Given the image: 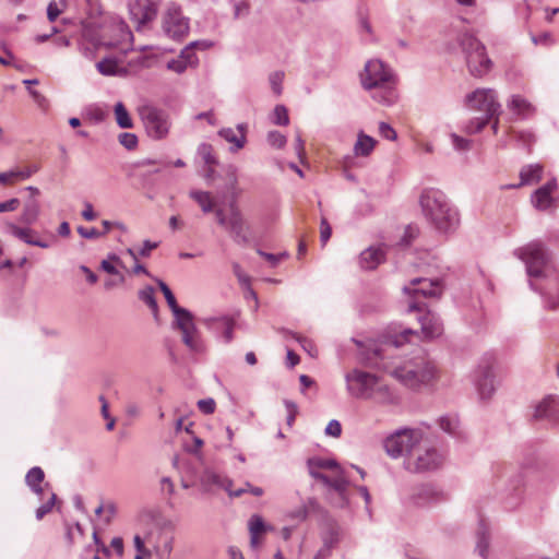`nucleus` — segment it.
I'll list each match as a JSON object with an SVG mask.
<instances>
[{
    "label": "nucleus",
    "mask_w": 559,
    "mask_h": 559,
    "mask_svg": "<svg viewBox=\"0 0 559 559\" xmlns=\"http://www.w3.org/2000/svg\"><path fill=\"white\" fill-rule=\"evenodd\" d=\"M526 269L528 277L548 278L549 287L544 293L550 309L559 308V270L551 265V253L542 241H532L514 250Z\"/></svg>",
    "instance_id": "f257e3e1"
},
{
    "label": "nucleus",
    "mask_w": 559,
    "mask_h": 559,
    "mask_svg": "<svg viewBox=\"0 0 559 559\" xmlns=\"http://www.w3.org/2000/svg\"><path fill=\"white\" fill-rule=\"evenodd\" d=\"M419 202L424 216L438 233L448 235L459 227V212L441 190H424Z\"/></svg>",
    "instance_id": "f03ea898"
},
{
    "label": "nucleus",
    "mask_w": 559,
    "mask_h": 559,
    "mask_svg": "<svg viewBox=\"0 0 559 559\" xmlns=\"http://www.w3.org/2000/svg\"><path fill=\"white\" fill-rule=\"evenodd\" d=\"M381 359L382 352L378 347L373 348L370 354L362 357V360L366 361L367 365L388 371L403 385L411 389H416L421 384H427L436 377V367L424 358L407 361L402 366L395 367L391 371L384 364L379 361Z\"/></svg>",
    "instance_id": "7ed1b4c3"
},
{
    "label": "nucleus",
    "mask_w": 559,
    "mask_h": 559,
    "mask_svg": "<svg viewBox=\"0 0 559 559\" xmlns=\"http://www.w3.org/2000/svg\"><path fill=\"white\" fill-rule=\"evenodd\" d=\"M360 83L366 91L370 92L371 97L382 105L390 106L397 98L395 74L389 66L379 59L366 62L364 71L360 73Z\"/></svg>",
    "instance_id": "20e7f679"
},
{
    "label": "nucleus",
    "mask_w": 559,
    "mask_h": 559,
    "mask_svg": "<svg viewBox=\"0 0 559 559\" xmlns=\"http://www.w3.org/2000/svg\"><path fill=\"white\" fill-rule=\"evenodd\" d=\"M348 393L360 400H371L379 404H391L394 402V394L379 377L373 373L354 369L345 376Z\"/></svg>",
    "instance_id": "39448f33"
},
{
    "label": "nucleus",
    "mask_w": 559,
    "mask_h": 559,
    "mask_svg": "<svg viewBox=\"0 0 559 559\" xmlns=\"http://www.w3.org/2000/svg\"><path fill=\"white\" fill-rule=\"evenodd\" d=\"M457 40L465 55L466 64L471 74L477 78L487 74L492 63L486 53V48L483 43L467 33L461 34Z\"/></svg>",
    "instance_id": "423d86ee"
},
{
    "label": "nucleus",
    "mask_w": 559,
    "mask_h": 559,
    "mask_svg": "<svg viewBox=\"0 0 559 559\" xmlns=\"http://www.w3.org/2000/svg\"><path fill=\"white\" fill-rule=\"evenodd\" d=\"M423 431L414 428H402L384 440V449L392 459L411 456L412 452L423 442Z\"/></svg>",
    "instance_id": "0eeeda50"
},
{
    "label": "nucleus",
    "mask_w": 559,
    "mask_h": 559,
    "mask_svg": "<svg viewBox=\"0 0 559 559\" xmlns=\"http://www.w3.org/2000/svg\"><path fill=\"white\" fill-rule=\"evenodd\" d=\"M162 31L166 37L181 41L190 31V19L185 16L181 8L170 3L162 15Z\"/></svg>",
    "instance_id": "6e6552de"
},
{
    "label": "nucleus",
    "mask_w": 559,
    "mask_h": 559,
    "mask_svg": "<svg viewBox=\"0 0 559 559\" xmlns=\"http://www.w3.org/2000/svg\"><path fill=\"white\" fill-rule=\"evenodd\" d=\"M403 290L412 297V301L408 305V312L421 310L423 304L420 302V298H437L442 293L438 280L432 281L423 277L412 280L411 284L404 286Z\"/></svg>",
    "instance_id": "1a4fd4ad"
},
{
    "label": "nucleus",
    "mask_w": 559,
    "mask_h": 559,
    "mask_svg": "<svg viewBox=\"0 0 559 559\" xmlns=\"http://www.w3.org/2000/svg\"><path fill=\"white\" fill-rule=\"evenodd\" d=\"M174 318L173 326L181 332L183 344L192 352H203L204 346L199 336L192 312L182 308L179 312L174 313Z\"/></svg>",
    "instance_id": "9d476101"
},
{
    "label": "nucleus",
    "mask_w": 559,
    "mask_h": 559,
    "mask_svg": "<svg viewBox=\"0 0 559 559\" xmlns=\"http://www.w3.org/2000/svg\"><path fill=\"white\" fill-rule=\"evenodd\" d=\"M140 117L151 138L160 140L168 134L170 123L168 114L165 110L145 105L140 108Z\"/></svg>",
    "instance_id": "9b49d317"
},
{
    "label": "nucleus",
    "mask_w": 559,
    "mask_h": 559,
    "mask_svg": "<svg viewBox=\"0 0 559 559\" xmlns=\"http://www.w3.org/2000/svg\"><path fill=\"white\" fill-rule=\"evenodd\" d=\"M442 463V455L433 448H424L421 443L404 460V466L413 473H421L438 468Z\"/></svg>",
    "instance_id": "f8f14e48"
},
{
    "label": "nucleus",
    "mask_w": 559,
    "mask_h": 559,
    "mask_svg": "<svg viewBox=\"0 0 559 559\" xmlns=\"http://www.w3.org/2000/svg\"><path fill=\"white\" fill-rule=\"evenodd\" d=\"M474 381L481 400H489L496 391L495 358L486 356L475 370Z\"/></svg>",
    "instance_id": "ddd939ff"
},
{
    "label": "nucleus",
    "mask_w": 559,
    "mask_h": 559,
    "mask_svg": "<svg viewBox=\"0 0 559 559\" xmlns=\"http://www.w3.org/2000/svg\"><path fill=\"white\" fill-rule=\"evenodd\" d=\"M466 104L469 108L483 112V116H486L487 119H492L500 111L497 94L491 88H479L468 94Z\"/></svg>",
    "instance_id": "4468645a"
},
{
    "label": "nucleus",
    "mask_w": 559,
    "mask_h": 559,
    "mask_svg": "<svg viewBox=\"0 0 559 559\" xmlns=\"http://www.w3.org/2000/svg\"><path fill=\"white\" fill-rule=\"evenodd\" d=\"M110 29L115 33V37L108 40L102 39L98 44L99 46L118 49L123 55L133 49V35L124 21L114 20L110 24Z\"/></svg>",
    "instance_id": "2eb2a0df"
},
{
    "label": "nucleus",
    "mask_w": 559,
    "mask_h": 559,
    "mask_svg": "<svg viewBox=\"0 0 559 559\" xmlns=\"http://www.w3.org/2000/svg\"><path fill=\"white\" fill-rule=\"evenodd\" d=\"M225 229L238 245H247L250 240L248 235L249 225L246 223L235 199L229 203L228 223Z\"/></svg>",
    "instance_id": "dca6fc26"
},
{
    "label": "nucleus",
    "mask_w": 559,
    "mask_h": 559,
    "mask_svg": "<svg viewBox=\"0 0 559 559\" xmlns=\"http://www.w3.org/2000/svg\"><path fill=\"white\" fill-rule=\"evenodd\" d=\"M557 190V180L556 178H552L532 193V205L538 211L556 210L559 206V197L555 195Z\"/></svg>",
    "instance_id": "f3484780"
},
{
    "label": "nucleus",
    "mask_w": 559,
    "mask_h": 559,
    "mask_svg": "<svg viewBox=\"0 0 559 559\" xmlns=\"http://www.w3.org/2000/svg\"><path fill=\"white\" fill-rule=\"evenodd\" d=\"M128 10L138 31L152 22L157 14V5L153 0H129Z\"/></svg>",
    "instance_id": "a211bd4d"
},
{
    "label": "nucleus",
    "mask_w": 559,
    "mask_h": 559,
    "mask_svg": "<svg viewBox=\"0 0 559 559\" xmlns=\"http://www.w3.org/2000/svg\"><path fill=\"white\" fill-rule=\"evenodd\" d=\"M200 483L204 492H211L213 487L222 488L227 491L230 498L242 496L246 489L233 490V480L226 476H222L214 471L205 469L201 475Z\"/></svg>",
    "instance_id": "6ab92c4d"
},
{
    "label": "nucleus",
    "mask_w": 559,
    "mask_h": 559,
    "mask_svg": "<svg viewBox=\"0 0 559 559\" xmlns=\"http://www.w3.org/2000/svg\"><path fill=\"white\" fill-rule=\"evenodd\" d=\"M408 499L413 506L424 508L443 500V493L430 484H421L412 489Z\"/></svg>",
    "instance_id": "aec40b11"
},
{
    "label": "nucleus",
    "mask_w": 559,
    "mask_h": 559,
    "mask_svg": "<svg viewBox=\"0 0 559 559\" xmlns=\"http://www.w3.org/2000/svg\"><path fill=\"white\" fill-rule=\"evenodd\" d=\"M534 418L544 419L552 425L559 423V399L548 396L535 407Z\"/></svg>",
    "instance_id": "412c9836"
},
{
    "label": "nucleus",
    "mask_w": 559,
    "mask_h": 559,
    "mask_svg": "<svg viewBox=\"0 0 559 559\" xmlns=\"http://www.w3.org/2000/svg\"><path fill=\"white\" fill-rule=\"evenodd\" d=\"M7 227L12 236L27 245L36 246L43 249H47L51 246V241L37 238V233L34 229L20 227L13 223H9Z\"/></svg>",
    "instance_id": "4be33fe9"
},
{
    "label": "nucleus",
    "mask_w": 559,
    "mask_h": 559,
    "mask_svg": "<svg viewBox=\"0 0 559 559\" xmlns=\"http://www.w3.org/2000/svg\"><path fill=\"white\" fill-rule=\"evenodd\" d=\"M489 543H490L489 524L484 518H480L478 521L477 528H476L475 551L483 559H488V557H489Z\"/></svg>",
    "instance_id": "5701e85b"
},
{
    "label": "nucleus",
    "mask_w": 559,
    "mask_h": 559,
    "mask_svg": "<svg viewBox=\"0 0 559 559\" xmlns=\"http://www.w3.org/2000/svg\"><path fill=\"white\" fill-rule=\"evenodd\" d=\"M421 331L426 337H437L442 333V323L438 316L427 312L419 319Z\"/></svg>",
    "instance_id": "b1692460"
},
{
    "label": "nucleus",
    "mask_w": 559,
    "mask_h": 559,
    "mask_svg": "<svg viewBox=\"0 0 559 559\" xmlns=\"http://www.w3.org/2000/svg\"><path fill=\"white\" fill-rule=\"evenodd\" d=\"M508 108L521 118H527L533 115V105L521 95H512L507 104Z\"/></svg>",
    "instance_id": "393cba45"
},
{
    "label": "nucleus",
    "mask_w": 559,
    "mask_h": 559,
    "mask_svg": "<svg viewBox=\"0 0 559 559\" xmlns=\"http://www.w3.org/2000/svg\"><path fill=\"white\" fill-rule=\"evenodd\" d=\"M543 166L540 164H530L522 167L520 171V182L518 186L537 183L543 177Z\"/></svg>",
    "instance_id": "a878e982"
},
{
    "label": "nucleus",
    "mask_w": 559,
    "mask_h": 559,
    "mask_svg": "<svg viewBox=\"0 0 559 559\" xmlns=\"http://www.w3.org/2000/svg\"><path fill=\"white\" fill-rule=\"evenodd\" d=\"M383 258L381 249L370 247L360 253L359 264L365 270H373L383 261Z\"/></svg>",
    "instance_id": "bb28decb"
},
{
    "label": "nucleus",
    "mask_w": 559,
    "mask_h": 559,
    "mask_svg": "<svg viewBox=\"0 0 559 559\" xmlns=\"http://www.w3.org/2000/svg\"><path fill=\"white\" fill-rule=\"evenodd\" d=\"M189 197L193 199L201 207L204 214L211 213L215 210V203L211 192L201 190H191Z\"/></svg>",
    "instance_id": "cd10ccee"
},
{
    "label": "nucleus",
    "mask_w": 559,
    "mask_h": 559,
    "mask_svg": "<svg viewBox=\"0 0 559 559\" xmlns=\"http://www.w3.org/2000/svg\"><path fill=\"white\" fill-rule=\"evenodd\" d=\"M376 140L364 132L358 133L357 141L354 145V153L356 156H368L374 148Z\"/></svg>",
    "instance_id": "c85d7f7f"
},
{
    "label": "nucleus",
    "mask_w": 559,
    "mask_h": 559,
    "mask_svg": "<svg viewBox=\"0 0 559 559\" xmlns=\"http://www.w3.org/2000/svg\"><path fill=\"white\" fill-rule=\"evenodd\" d=\"M44 471L40 467L35 466L27 472L25 481L33 492L41 495L44 492V488L40 486V483L44 480Z\"/></svg>",
    "instance_id": "c756f323"
},
{
    "label": "nucleus",
    "mask_w": 559,
    "mask_h": 559,
    "mask_svg": "<svg viewBox=\"0 0 559 559\" xmlns=\"http://www.w3.org/2000/svg\"><path fill=\"white\" fill-rule=\"evenodd\" d=\"M218 135L234 145L230 147L231 152H237L241 150L247 142L246 136L237 135L236 131L233 128H222L218 131Z\"/></svg>",
    "instance_id": "7c9ffc66"
},
{
    "label": "nucleus",
    "mask_w": 559,
    "mask_h": 559,
    "mask_svg": "<svg viewBox=\"0 0 559 559\" xmlns=\"http://www.w3.org/2000/svg\"><path fill=\"white\" fill-rule=\"evenodd\" d=\"M39 215V204L36 200H29L25 203L20 222L26 225L34 224Z\"/></svg>",
    "instance_id": "2f4dec72"
},
{
    "label": "nucleus",
    "mask_w": 559,
    "mask_h": 559,
    "mask_svg": "<svg viewBox=\"0 0 559 559\" xmlns=\"http://www.w3.org/2000/svg\"><path fill=\"white\" fill-rule=\"evenodd\" d=\"M115 116H116V121H117V124L122 128V129H130L133 127V122H132V119L127 110V108L124 107V105L121 103V102H118L116 105H115Z\"/></svg>",
    "instance_id": "473e14b6"
},
{
    "label": "nucleus",
    "mask_w": 559,
    "mask_h": 559,
    "mask_svg": "<svg viewBox=\"0 0 559 559\" xmlns=\"http://www.w3.org/2000/svg\"><path fill=\"white\" fill-rule=\"evenodd\" d=\"M97 71L103 75H116L119 72L118 61L107 57L96 63Z\"/></svg>",
    "instance_id": "72a5a7b5"
},
{
    "label": "nucleus",
    "mask_w": 559,
    "mask_h": 559,
    "mask_svg": "<svg viewBox=\"0 0 559 559\" xmlns=\"http://www.w3.org/2000/svg\"><path fill=\"white\" fill-rule=\"evenodd\" d=\"M154 293L155 290L152 286H146L139 292L138 296L140 300L148 306L153 314L156 317L158 312V306Z\"/></svg>",
    "instance_id": "f704fd0d"
},
{
    "label": "nucleus",
    "mask_w": 559,
    "mask_h": 559,
    "mask_svg": "<svg viewBox=\"0 0 559 559\" xmlns=\"http://www.w3.org/2000/svg\"><path fill=\"white\" fill-rule=\"evenodd\" d=\"M307 467L321 469H338V463L332 459H322V457H310L307 461Z\"/></svg>",
    "instance_id": "c9c22d12"
},
{
    "label": "nucleus",
    "mask_w": 559,
    "mask_h": 559,
    "mask_svg": "<svg viewBox=\"0 0 559 559\" xmlns=\"http://www.w3.org/2000/svg\"><path fill=\"white\" fill-rule=\"evenodd\" d=\"M233 319L229 317H209L202 320V323L213 333L219 335L222 330L225 329L221 321H231Z\"/></svg>",
    "instance_id": "e433bc0d"
},
{
    "label": "nucleus",
    "mask_w": 559,
    "mask_h": 559,
    "mask_svg": "<svg viewBox=\"0 0 559 559\" xmlns=\"http://www.w3.org/2000/svg\"><path fill=\"white\" fill-rule=\"evenodd\" d=\"M158 286L167 301L168 307L170 308L173 314L176 312H179L182 307L178 306L177 300L175 298V295L170 290V288L167 286V284L163 281H158Z\"/></svg>",
    "instance_id": "4c0bfd02"
},
{
    "label": "nucleus",
    "mask_w": 559,
    "mask_h": 559,
    "mask_svg": "<svg viewBox=\"0 0 559 559\" xmlns=\"http://www.w3.org/2000/svg\"><path fill=\"white\" fill-rule=\"evenodd\" d=\"M198 155L203 159L207 166L216 165L217 159L213 154V146L209 143H201L198 146Z\"/></svg>",
    "instance_id": "58836bf2"
},
{
    "label": "nucleus",
    "mask_w": 559,
    "mask_h": 559,
    "mask_svg": "<svg viewBox=\"0 0 559 559\" xmlns=\"http://www.w3.org/2000/svg\"><path fill=\"white\" fill-rule=\"evenodd\" d=\"M439 426L444 432L454 437L457 436L459 420L456 417L442 416L439 419Z\"/></svg>",
    "instance_id": "ea45409f"
},
{
    "label": "nucleus",
    "mask_w": 559,
    "mask_h": 559,
    "mask_svg": "<svg viewBox=\"0 0 559 559\" xmlns=\"http://www.w3.org/2000/svg\"><path fill=\"white\" fill-rule=\"evenodd\" d=\"M250 535H260L266 531V525L263 518L259 514H253L248 522Z\"/></svg>",
    "instance_id": "a19ab883"
},
{
    "label": "nucleus",
    "mask_w": 559,
    "mask_h": 559,
    "mask_svg": "<svg viewBox=\"0 0 559 559\" xmlns=\"http://www.w3.org/2000/svg\"><path fill=\"white\" fill-rule=\"evenodd\" d=\"M272 122L277 126H287L289 123L288 111L284 105H276L273 115Z\"/></svg>",
    "instance_id": "79ce46f5"
},
{
    "label": "nucleus",
    "mask_w": 559,
    "mask_h": 559,
    "mask_svg": "<svg viewBox=\"0 0 559 559\" xmlns=\"http://www.w3.org/2000/svg\"><path fill=\"white\" fill-rule=\"evenodd\" d=\"M56 500L57 496L55 492L51 491L48 500L36 509V519L41 520L46 514H48L52 510Z\"/></svg>",
    "instance_id": "37998d69"
},
{
    "label": "nucleus",
    "mask_w": 559,
    "mask_h": 559,
    "mask_svg": "<svg viewBox=\"0 0 559 559\" xmlns=\"http://www.w3.org/2000/svg\"><path fill=\"white\" fill-rule=\"evenodd\" d=\"M23 84L26 85L28 93L33 97L34 102L37 105L43 106L44 103L46 102L45 96H43L39 92L33 90V87H31V85H37L38 80L37 79H26V80H23Z\"/></svg>",
    "instance_id": "c03bdc74"
},
{
    "label": "nucleus",
    "mask_w": 559,
    "mask_h": 559,
    "mask_svg": "<svg viewBox=\"0 0 559 559\" xmlns=\"http://www.w3.org/2000/svg\"><path fill=\"white\" fill-rule=\"evenodd\" d=\"M182 61H185L186 64H189L190 67H197L199 59L194 52V50L187 45L183 47L180 51V55L178 56Z\"/></svg>",
    "instance_id": "a18cd8bd"
},
{
    "label": "nucleus",
    "mask_w": 559,
    "mask_h": 559,
    "mask_svg": "<svg viewBox=\"0 0 559 559\" xmlns=\"http://www.w3.org/2000/svg\"><path fill=\"white\" fill-rule=\"evenodd\" d=\"M174 549V537H167L164 543L156 548V554L159 559H170Z\"/></svg>",
    "instance_id": "49530a36"
},
{
    "label": "nucleus",
    "mask_w": 559,
    "mask_h": 559,
    "mask_svg": "<svg viewBox=\"0 0 559 559\" xmlns=\"http://www.w3.org/2000/svg\"><path fill=\"white\" fill-rule=\"evenodd\" d=\"M489 120L490 119H487L486 116L476 117L468 122L465 130L468 133L480 132L485 128V126L489 122Z\"/></svg>",
    "instance_id": "de8ad7c7"
},
{
    "label": "nucleus",
    "mask_w": 559,
    "mask_h": 559,
    "mask_svg": "<svg viewBox=\"0 0 559 559\" xmlns=\"http://www.w3.org/2000/svg\"><path fill=\"white\" fill-rule=\"evenodd\" d=\"M286 136L281 133L280 131H270L267 133V142L271 146L275 147V148H282L285 146L286 144Z\"/></svg>",
    "instance_id": "09e8293b"
},
{
    "label": "nucleus",
    "mask_w": 559,
    "mask_h": 559,
    "mask_svg": "<svg viewBox=\"0 0 559 559\" xmlns=\"http://www.w3.org/2000/svg\"><path fill=\"white\" fill-rule=\"evenodd\" d=\"M283 80H284V72H282V71H275V72L271 73L269 76L271 88L276 95L282 94Z\"/></svg>",
    "instance_id": "8fccbe9b"
},
{
    "label": "nucleus",
    "mask_w": 559,
    "mask_h": 559,
    "mask_svg": "<svg viewBox=\"0 0 559 559\" xmlns=\"http://www.w3.org/2000/svg\"><path fill=\"white\" fill-rule=\"evenodd\" d=\"M328 487L334 489L343 498L347 490L348 481L343 476H337L331 479Z\"/></svg>",
    "instance_id": "3c124183"
},
{
    "label": "nucleus",
    "mask_w": 559,
    "mask_h": 559,
    "mask_svg": "<svg viewBox=\"0 0 559 559\" xmlns=\"http://www.w3.org/2000/svg\"><path fill=\"white\" fill-rule=\"evenodd\" d=\"M40 169L38 164H32L23 169H13L16 175L17 180H25L31 178L34 174H36Z\"/></svg>",
    "instance_id": "603ef678"
},
{
    "label": "nucleus",
    "mask_w": 559,
    "mask_h": 559,
    "mask_svg": "<svg viewBox=\"0 0 559 559\" xmlns=\"http://www.w3.org/2000/svg\"><path fill=\"white\" fill-rule=\"evenodd\" d=\"M119 143L127 150H134L138 145V138L134 133L123 132L119 135Z\"/></svg>",
    "instance_id": "864d4df0"
},
{
    "label": "nucleus",
    "mask_w": 559,
    "mask_h": 559,
    "mask_svg": "<svg viewBox=\"0 0 559 559\" xmlns=\"http://www.w3.org/2000/svg\"><path fill=\"white\" fill-rule=\"evenodd\" d=\"M378 131H379V134L382 138H384L385 140L395 141L397 139L396 131L391 127V124H389L384 121H381L379 123Z\"/></svg>",
    "instance_id": "5fc2aeb1"
},
{
    "label": "nucleus",
    "mask_w": 559,
    "mask_h": 559,
    "mask_svg": "<svg viewBox=\"0 0 559 559\" xmlns=\"http://www.w3.org/2000/svg\"><path fill=\"white\" fill-rule=\"evenodd\" d=\"M337 540V532L334 528H329L322 536V547L328 548V550L331 551Z\"/></svg>",
    "instance_id": "6e6d98bb"
},
{
    "label": "nucleus",
    "mask_w": 559,
    "mask_h": 559,
    "mask_svg": "<svg viewBox=\"0 0 559 559\" xmlns=\"http://www.w3.org/2000/svg\"><path fill=\"white\" fill-rule=\"evenodd\" d=\"M332 235V228L326 218H321L320 222V241L322 246H325Z\"/></svg>",
    "instance_id": "4d7b16f0"
},
{
    "label": "nucleus",
    "mask_w": 559,
    "mask_h": 559,
    "mask_svg": "<svg viewBox=\"0 0 559 559\" xmlns=\"http://www.w3.org/2000/svg\"><path fill=\"white\" fill-rule=\"evenodd\" d=\"M221 324L225 326L224 330L221 332V337L223 338L224 343L231 342L234 337V328H235V321H221Z\"/></svg>",
    "instance_id": "13d9d810"
},
{
    "label": "nucleus",
    "mask_w": 559,
    "mask_h": 559,
    "mask_svg": "<svg viewBox=\"0 0 559 559\" xmlns=\"http://www.w3.org/2000/svg\"><path fill=\"white\" fill-rule=\"evenodd\" d=\"M167 69L178 74L183 73L190 66L186 64L179 57L171 59L166 64Z\"/></svg>",
    "instance_id": "bf43d9fd"
},
{
    "label": "nucleus",
    "mask_w": 559,
    "mask_h": 559,
    "mask_svg": "<svg viewBox=\"0 0 559 559\" xmlns=\"http://www.w3.org/2000/svg\"><path fill=\"white\" fill-rule=\"evenodd\" d=\"M284 405L288 413L287 418H286L287 425L289 427H292L295 421L296 415L298 413V407H297L296 403H294L293 401H289V400H285Z\"/></svg>",
    "instance_id": "052dcab7"
},
{
    "label": "nucleus",
    "mask_w": 559,
    "mask_h": 559,
    "mask_svg": "<svg viewBox=\"0 0 559 559\" xmlns=\"http://www.w3.org/2000/svg\"><path fill=\"white\" fill-rule=\"evenodd\" d=\"M215 401L211 397L203 399L198 402V407L200 412H202L205 415L213 414L215 412Z\"/></svg>",
    "instance_id": "680f3d73"
},
{
    "label": "nucleus",
    "mask_w": 559,
    "mask_h": 559,
    "mask_svg": "<svg viewBox=\"0 0 559 559\" xmlns=\"http://www.w3.org/2000/svg\"><path fill=\"white\" fill-rule=\"evenodd\" d=\"M453 146L456 151H467L471 147V141L455 133L451 134Z\"/></svg>",
    "instance_id": "e2e57ef3"
},
{
    "label": "nucleus",
    "mask_w": 559,
    "mask_h": 559,
    "mask_svg": "<svg viewBox=\"0 0 559 559\" xmlns=\"http://www.w3.org/2000/svg\"><path fill=\"white\" fill-rule=\"evenodd\" d=\"M341 433H342L341 423L336 419L330 420V423L325 427V435L333 437V438H338L341 436Z\"/></svg>",
    "instance_id": "0e129e2a"
},
{
    "label": "nucleus",
    "mask_w": 559,
    "mask_h": 559,
    "mask_svg": "<svg viewBox=\"0 0 559 559\" xmlns=\"http://www.w3.org/2000/svg\"><path fill=\"white\" fill-rule=\"evenodd\" d=\"M78 233L86 239H96L104 235V233L97 230L94 227L85 228L83 226L78 227Z\"/></svg>",
    "instance_id": "69168bd1"
},
{
    "label": "nucleus",
    "mask_w": 559,
    "mask_h": 559,
    "mask_svg": "<svg viewBox=\"0 0 559 559\" xmlns=\"http://www.w3.org/2000/svg\"><path fill=\"white\" fill-rule=\"evenodd\" d=\"M516 138L531 152V146L535 142V135L530 131H520L516 133Z\"/></svg>",
    "instance_id": "338daca9"
},
{
    "label": "nucleus",
    "mask_w": 559,
    "mask_h": 559,
    "mask_svg": "<svg viewBox=\"0 0 559 559\" xmlns=\"http://www.w3.org/2000/svg\"><path fill=\"white\" fill-rule=\"evenodd\" d=\"M250 12V5L247 1H240L234 5V15L236 19L247 16Z\"/></svg>",
    "instance_id": "774afa93"
}]
</instances>
